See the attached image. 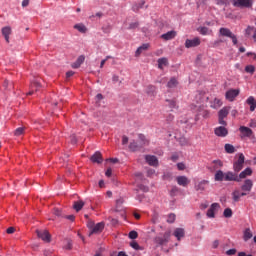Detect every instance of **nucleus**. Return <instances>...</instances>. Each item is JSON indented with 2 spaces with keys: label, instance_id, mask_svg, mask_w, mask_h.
<instances>
[{
  "label": "nucleus",
  "instance_id": "1",
  "mask_svg": "<svg viewBox=\"0 0 256 256\" xmlns=\"http://www.w3.org/2000/svg\"><path fill=\"white\" fill-rule=\"evenodd\" d=\"M87 227L90 230L89 236L91 235H97L105 229V222H99L95 224V222L89 220L87 223Z\"/></svg>",
  "mask_w": 256,
  "mask_h": 256
},
{
  "label": "nucleus",
  "instance_id": "2",
  "mask_svg": "<svg viewBox=\"0 0 256 256\" xmlns=\"http://www.w3.org/2000/svg\"><path fill=\"white\" fill-rule=\"evenodd\" d=\"M171 237V232L166 231L163 235L160 234L154 238V243L157 247H162L163 245H167L169 243V239Z\"/></svg>",
  "mask_w": 256,
  "mask_h": 256
},
{
  "label": "nucleus",
  "instance_id": "3",
  "mask_svg": "<svg viewBox=\"0 0 256 256\" xmlns=\"http://www.w3.org/2000/svg\"><path fill=\"white\" fill-rule=\"evenodd\" d=\"M229 111H231L230 106H225L223 107L219 112H218V121L220 125H223L224 127L227 126V122L225 121V118L227 115H229Z\"/></svg>",
  "mask_w": 256,
  "mask_h": 256
},
{
  "label": "nucleus",
  "instance_id": "4",
  "mask_svg": "<svg viewBox=\"0 0 256 256\" xmlns=\"http://www.w3.org/2000/svg\"><path fill=\"white\" fill-rule=\"evenodd\" d=\"M233 7L240 9H251L253 7V0H232Z\"/></svg>",
  "mask_w": 256,
  "mask_h": 256
},
{
  "label": "nucleus",
  "instance_id": "5",
  "mask_svg": "<svg viewBox=\"0 0 256 256\" xmlns=\"http://www.w3.org/2000/svg\"><path fill=\"white\" fill-rule=\"evenodd\" d=\"M219 35L221 37H229V39L232 40L233 45H237L238 43L237 36L233 34V32L229 30V28H220Z\"/></svg>",
  "mask_w": 256,
  "mask_h": 256
},
{
  "label": "nucleus",
  "instance_id": "6",
  "mask_svg": "<svg viewBox=\"0 0 256 256\" xmlns=\"http://www.w3.org/2000/svg\"><path fill=\"white\" fill-rule=\"evenodd\" d=\"M243 165H245V155H243V153H239L237 161L233 164L235 173H239V171L243 169Z\"/></svg>",
  "mask_w": 256,
  "mask_h": 256
},
{
  "label": "nucleus",
  "instance_id": "7",
  "mask_svg": "<svg viewBox=\"0 0 256 256\" xmlns=\"http://www.w3.org/2000/svg\"><path fill=\"white\" fill-rule=\"evenodd\" d=\"M37 236L45 243H51V234L47 230H36Z\"/></svg>",
  "mask_w": 256,
  "mask_h": 256
},
{
  "label": "nucleus",
  "instance_id": "8",
  "mask_svg": "<svg viewBox=\"0 0 256 256\" xmlns=\"http://www.w3.org/2000/svg\"><path fill=\"white\" fill-rule=\"evenodd\" d=\"M199 45H201V39H199V37L194 39H187L185 41L186 49H191V47H199Z\"/></svg>",
  "mask_w": 256,
  "mask_h": 256
},
{
  "label": "nucleus",
  "instance_id": "9",
  "mask_svg": "<svg viewBox=\"0 0 256 256\" xmlns=\"http://www.w3.org/2000/svg\"><path fill=\"white\" fill-rule=\"evenodd\" d=\"M239 96V89H230L226 92L225 98L227 101L233 102Z\"/></svg>",
  "mask_w": 256,
  "mask_h": 256
},
{
  "label": "nucleus",
  "instance_id": "10",
  "mask_svg": "<svg viewBox=\"0 0 256 256\" xmlns=\"http://www.w3.org/2000/svg\"><path fill=\"white\" fill-rule=\"evenodd\" d=\"M239 131L241 133V139H243L244 137H253V130H251V128L247 126H240Z\"/></svg>",
  "mask_w": 256,
  "mask_h": 256
},
{
  "label": "nucleus",
  "instance_id": "11",
  "mask_svg": "<svg viewBox=\"0 0 256 256\" xmlns=\"http://www.w3.org/2000/svg\"><path fill=\"white\" fill-rule=\"evenodd\" d=\"M208 185H209L208 180H202L200 182L195 183L194 189H195V191H199L200 193H203V191H205V189H207Z\"/></svg>",
  "mask_w": 256,
  "mask_h": 256
},
{
  "label": "nucleus",
  "instance_id": "12",
  "mask_svg": "<svg viewBox=\"0 0 256 256\" xmlns=\"http://www.w3.org/2000/svg\"><path fill=\"white\" fill-rule=\"evenodd\" d=\"M41 88V80L39 78H36L31 82L30 85V91L27 93V95H33L37 89Z\"/></svg>",
  "mask_w": 256,
  "mask_h": 256
},
{
  "label": "nucleus",
  "instance_id": "13",
  "mask_svg": "<svg viewBox=\"0 0 256 256\" xmlns=\"http://www.w3.org/2000/svg\"><path fill=\"white\" fill-rule=\"evenodd\" d=\"M214 133L217 137H227L229 135V130L225 126H220L215 128Z\"/></svg>",
  "mask_w": 256,
  "mask_h": 256
},
{
  "label": "nucleus",
  "instance_id": "14",
  "mask_svg": "<svg viewBox=\"0 0 256 256\" xmlns=\"http://www.w3.org/2000/svg\"><path fill=\"white\" fill-rule=\"evenodd\" d=\"M1 33L6 41V43H10L9 36L12 35L13 30L11 29V26H5L1 29Z\"/></svg>",
  "mask_w": 256,
  "mask_h": 256
},
{
  "label": "nucleus",
  "instance_id": "15",
  "mask_svg": "<svg viewBox=\"0 0 256 256\" xmlns=\"http://www.w3.org/2000/svg\"><path fill=\"white\" fill-rule=\"evenodd\" d=\"M145 160L151 167H157L159 165V160L157 159V156L146 155Z\"/></svg>",
  "mask_w": 256,
  "mask_h": 256
},
{
  "label": "nucleus",
  "instance_id": "16",
  "mask_svg": "<svg viewBox=\"0 0 256 256\" xmlns=\"http://www.w3.org/2000/svg\"><path fill=\"white\" fill-rule=\"evenodd\" d=\"M219 207H221V205H219V203L211 204L210 208L207 211V217H209L210 219L215 218V211H217V209H219Z\"/></svg>",
  "mask_w": 256,
  "mask_h": 256
},
{
  "label": "nucleus",
  "instance_id": "17",
  "mask_svg": "<svg viewBox=\"0 0 256 256\" xmlns=\"http://www.w3.org/2000/svg\"><path fill=\"white\" fill-rule=\"evenodd\" d=\"M224 181H236L237 183H239L240 179L237 173L229 171L225 173Z\"/></svg>",
  "mask_w": 256,
  "mask_h": 256
},
{
  "label": "nucleus",
  "instance_id": "18",
  "mask_svg": "<svg viewBox=\"0 0 256 256\" xmlns=\"http://www.w3.org/2000/svg\"><path fill=\"white\" fill-rule=\"evenodd\" d=\"M177 184L180 185V187H187L191 181L187 176H177L176 177Z\"/></svg>",
  "mask_w": 256,
  "mask_h": 256
},
{
  "label": "nucleus",
  "instance_id": "19",
  "mask_svg": "<svg viewBox=\"0 0 256 256\" xmlns=\"http://www.w3.org/2000/svg\"><path fill=\"white\" fill-rule=\"evenodd\" d=\"M251 189H253V180L246 179L241 186L242 191H247V193H251Z\"/></svg>",
  "mask_w": 256,
  "mask_h": 256
},
{
  "label": "nucleus",
  "instance_id": "20",
  "mask_svg": "<svg viewBox=\"0 0 256 256\" xmlns=\"http://www.w3.org/2000/svg\"><path fill=\"white\" fill-rule=\"evenodd\" d=\"M83 63H85V56L81 55L77 58V60L74 63H72L71 67L72 69H79V67H81Z\"/></svg>",
  "mask_w": 256,
  "mask_h": 256
},
{
  "label": "nucleus",
  "instance_id": "21",
  "mask_svg": "<svg viewBox=\"0 0 256 256\" xmlns=\"http://www.w3.org/2000/svg\"><path fill=\"white\" fill-rule=\"evenodd\" d=\"M176 36H177V32L169 31L165 34H162L161 39H164V41H171V39H175Z\"/></svg>",
  "mask_w": 256,
  "mask_h": 256
},
{
  "label": "nucleus",
  "instance_id": "22",
  "mask_svg": "<svg viewBox=\"0 0 256 256\" xmlns=\"http://www.w3.org/2000/svg\"><path fill=\"white\" fill-rule=\"evenodd\" d=\"M90 159L92 163H103V156L101 155V152H95Z\"/></svg>",
  "mask_w": 256,
  "mask_h": 256
},
{
  "label": "nucleus",
  "instance_id": "23",
  "mask_svg": "<svg viewBox=\"0 0 256 256\" xmlns=\"http://www.w3.org/2000/svg\"><path fill=\"white\" fill-rule=\"evenodd\" d=\"M174 237H176L178 241H181V239L185 237V230L183 228H176L174 231Z\"/></svg>",
  "mask_w": 256,
  "mask_h": 256
},
{
  "label": "nucleus",
  "instance_id": "24",
  "mask_svg": "<svg viewBox=\"0 0 256 256\" xmlns=\"http://www.w3.org/2000/svg\"><path fill=\"white\" fill-rule=\"evenodd\" d=\"M250 175H253V170L251 168H246L244 171H242L240 174H239V177L238 179H245L247 177H250Z\"/></svg>",
  "mask_w": 256,
  "mask_h": 256
},
{
  "label": "nucleus",
  "instance_id": "25",
  "mask_svg": "<svg viewBox=\"0 0 256 256\" xmlns=\"http://www.w3.org/2000/svg\"><path fill=\"white\" fill-rule=\"evenodd\" d=\"M146 93L147 95H149L150 97H155V95H157V87L153 86V85H149L146 89Z\"/></svg>",
  "mask_w": 256,
  "mask_h": 256
},
{
  "label": "nucleus",
  "instance_id": "26",
  "mask_svg": "<svg viewBox=\"0 0 256 256\" xmlns=\"http://www.w3.org/2000/svg\"><path fill=\"white\" fill-rule=\"evenodd\" d=\"M232 200L234 203H239V201H241V191L234 190L232 192Z\"/></svg>",
  "mask_w": 256,
  "mask_h": 256
},
{
  "label": "nucleus",
  "instance_id": "27",
  "mask_svg": "<svg viewBox=\"0 0 256 256\" xmlns=\"http://www.w3.org/2000/svg\"><path fill=\"white\" fill-rule=\"evenodd\" d=\"M246 103H248L250 105V111H255L256 101L253 96L248 97V99L246 100Z\"/></svg>",
  "mask_w": 256,
  "mask_h": 256
},
{
  "label": "nucleus",
  "instance_id": "28",
  "mask_svg": "<svg viewBox=\"0 0 256 256\" xmlns=\"http://www.w3.org/2000/svg\"><path fill=\"white\" fill-rule=\"evenodd\" d=\"M221 105H223V102L221 101V99L215 98V99L211 102L210 107H212V109H219V107H221Z\"/></svg>",
  "mask_w": 256,
  "mask_h": 256
},
{
  "label": "nucleus",
  "instance_id": "29",
  "mask_svg": "<svg viewBox=\"0 0 256 256\" xmlns=\"http://www.w3.org/2000/svg\"><path fill=\"white\" fill-rule=\"evenodd\" d=\"M169 65V60L167 58L158 59V69H163V67H167Z\"/></svg>",
  "mask_w": 256,
  "mask_h": 256
},
{
  "label": "nucleus",
  "instance_id": "30",
  "mask_svg": "<svg viewBox=\"0 0 256 256\" xmlns=\"http://www.w3.org/2000/svg\"><path fill=\"white\" fill-rule=\"evenodd\" d=\"M252 238H253V232H251L250 228H246L244 230V236H243L244 241H249V239H252Z\"/></svg>",
  "mask_w": 256,
  "mask_h": 256
},
{
  "label": "nucleus",
  "instance_id": "31",
  "mask_svg": "<svg viewBox=\"0 0 256 256\" xmlns=\"http://www.w3.org/2000/svg\"><path fill=\"white\" fill-rule=\"evenodd\" d=\"M147 49H149V44H143L142 46H140L137 50H136V57H139V55H141L143 53V51H147Z\"/></svg>",
  "mask_w": 256,
  "mask_h": 256
},
{
  "label": "nucleus",
  "instance_id": "32",
  "mask_svg": "<svg viewBox=\"0 0 256 256\" xmlns=\"http://www.w3.org/2000/svg\"><path fill=\"white\" fill-rule=\"evenodd\" d=\"M85 206V202L83 201H76L74 202V209L75 211H77V213H79V211H81L83 209V207Z\"/></svg>",
  "mask_w": 256,
  "mask_h": 256
},
{
  "label": "nucleus",
  "instance_id": "33",
  "mask_svg": "<svg viewBox=\"0 0 256 256\" xmlns=\"http://www.w3.org/2000/svg\"><path fill=\"white\" fill-rule=\"evenodd\" d=\"M214 179H215V181H223V180H225V173H223V171H221V170H218L215 173Z\"/></svg>",
  "mask_w": 256,
  "mask_h": 256
},
{
  "label": "nucleus",
  "instance_id": "34",
  "mask_svg": "<svg viewBox=\"0 0 256 256\" xmlns=\"http://www.w3.org/2000/svg\"><path fill=\"white\" fill-rule=\"evenodd\" d=\"M179 82H177V79L176 78H171L170 81H168L167 83V87L169 89H175V87H177Z\"/></svg>",
  "mask_w": 256,
  "mask_h": 256
},
{
  "label": "nucleus",
  "instance_id": "35",
  "mask_svg": "<svg viewBox=\"0 0 256 256\" xmlns=\"http://www.w3.org/2000/svg\"><path fill=\"white\" fill-rule=\"evenodd\" d=\"M224 149H225L226 153H228L230 155L235 153V146H233L232 144H225Z\"/></svg>",
  "mask_w": 256,
  "mask_h": 256
},
{
  "label": "nucleus",
  "instance_id": "36",
  "mask_svg": "<svg viewBox=\"0 0 256 256\" xmlns=\"http://www.w3.org/2000/svg\"><path fill=\"white\" fill-rule=\"evenodd\" d=\"M74 29H77V31H79V33H87V27H85V25H83V24H76L74 26Z\"/></svg>",
  "mask_w": 256,
  "mask_h": 256
},
{
  "label": "nucleus",
  "instance_id": "37",
  "mask_svg": "<svg viewBox=\"0 0 256 256\" xmlns=\"http://www.w3.org/2000/svg\"><path fill=\"white\" fill-rule=\"evenodd\" d=\"M223 216L226 219H231V217H233V210H231V208H226L223 212Z\"/></svg>",
  "mask_w": 256,
  "mask_h": 256
},
{
  "label": "nucleus",
  "instance_id": "38",
  "mask_svg": "<svg viewBox=\"0 0 256 256\" xmlns=\"http://www.w3.org/2000/svg\"><path fill=\"white\" fill-rule=\"evenodd\" d=\"M198 31L200 35H211V30H209L207 27H200L198 28Z\"/></svg>",
  "mask_w": 256,
  "mask_h": 256
},
{
  "label": "nucleus",
  "instance_id": "39",
  "mask_svg": "<svg viewBox=\"0 0 256 256\" xmlns=\"http://www.w3.org/2000/svg\"><path fill=\"white\" fill-rule=\"evenodd\" d=\"M141 147V145L137 144V142L133 141L129 145V149L131 151H138V149Z\"/></svg>",
  "mask_w": 256,
  "mask_h": 256
},
{
  "label": "nucleus",
  "instance_id": "40",
  "mask_svg": "<svg viewBox=\"0 0 256 256\" xmlns=\"http://www.w3.org/2000/svg\"><path fill=\"white\" fill-rule=\"evenodd\" d=\"M23 133H25V127H19L14 131V135L16 137H21V135H23Z\"/></svg>",
  "mask_w": 256,
  "mask_h": 256
},
{
  "label": "nucleus",
  "instance_id": "41",
  "mask_svg": "<svg viewBox=\"0 0 256 256\" xmlns=\"http://www.w3.org/2000/svg\"><path fill=\"white\" fill-rule=\"evenodd\" d=\"M245 72L249 73L250 75H253V73H255V66L254 65H247L245 67Z\"/></svg>",
  "mask_w": 256,
  "mask_h": 256
},
{
  "label": "nucleus",
  "instance_id": "42",
  "mask_svg": "<svg viewBox=\"0 0 256 256\" xmlns=\"http://www.w3.org/2000/svg\"><path fill=\"white\" fill-rule=\"evenodd\" d=\"M137 237H139V234L137 233V231L133 230L129 232L130 239H137Z\"/></svg>",
  "mask_w": 256,
  "mask_h": 256
},
{
  "label": "nucleus",
  "instance_id": "43",
  "mask_svg": "<svg viewBox=\"0 0 256 256\" xmlns=\"http://www.w3.org/2000/svg\"><path fill=\"white\" fill-rule=\"evenodd\" d=\"M143 5H145V0H141L138 6H134L133 10L134 11H139V9H143Z\"/></svg>",
  "mask_w": 256,
  "mask_h": 256
},
{
  "label": "nucleus",
  "instance_id": "44",
  "mask_svg": "<svg viewBox=\"0 0 256 256\" xmlns=\"http://www.w3.org/2000/svg\"><path fill=\"white\" fill-rule=\"evenodd\" d=\"M175 214H169L167 218V223H175Z\"/></svg>",
  "mask_w": 256,
  "mask_h": 256
},
{
  "label": "nucleus",
  "instance_id": "45",
  "mask_svg": "<svg viewBox=\"0 0 256 256\" xmlns=\"http://www.w3.org/2000/svg\"><path fill=\"white\" fill-rule=\"evenodd\" d=\"M130 246L132 247V249H135L136 251H139L141 249V247L139 246V243L137 242H132Z\"/></svg>",
  "mask_w": 256,
  "mask_h": 256
},
{
  "label": "nucleus",
  "instance_id": "46",
  "mask_svg": "<svg viewBox=\"0 0 256 256\" xmlns=\"http://www.w3.org/2000/svg\"><path fill=\"white\" fill-rule=\"evenodd\" d=\"M167 101L171 109H175V107H177V102H175V100H167Z\"/></svg>",
  "mask_w": 256,
  "mask_h": 256
},
{
  "label": "nucleus",
  "instance_id": "47",
  "mask_svg": "<svg viewBox=\"0 0 256 256\" xmlns=\"http://www.w3.org/2000/svg\"><path fill=\"white\" fill-rule=\"evenodd\" d=\"M213 163L215 164V168L219 169L223 165V162L221 160H214Z\"/></svg>",
  "mask_w": 256,
  "mask_h": 256
},
{
  "label": "nucleus",
  "instance_id": "48",
  "mask_svg": "<svg viewBox=\"0 0 256 256\" xmlns=\"http://www.w3.org/2000/svg\"><path fill=\"white\" fill-rule=\"evenodd\" d=\"M235 253H237V249L235 248L226 251V255L228 256L235 255Z\"/></svg>",
  "mask_w": 256,
  "mask_h": 256
},
{
  "label": "nucleus",
  "instance_id": "49",
  "mask_svg": "<svg viewBox=\"0 0 256 256\" xmlns=\"http://www.w3.org/2000/svg\"><path fill=\"white\" fill-rule=\"evenodd\" d=\"M177 168L179 171H185V164L183 162H180L177 164Z\"/></svg>",
  "mask_w": 256,
  "mask_h": 256
},
{
  "label": "nucleus",
  "instance_id": "50",
  "mask_svg": "<svg viewBox=\"0 0 256 256\" xmlns=\"http://www.w3.org/2000/svg\"><path fill=\"white\" fill-rule=\"evenodd\" d=\"M137 27H139V22H132L129 25V29H137Z\"/></svg>",
  "mask_w": 256,
  "mask_h": 256
},
{
  "label": "nucleus",
  "instance_id": "51",
  "mask_svg": "<svg viewBox=\"0 0 256 256\" xmlns=\"http://www.w3.org/2000/svg\"><path fill=\"white\" fill-rule=\"evenodd\" d=\"M139 139H140V146H143V145H145V136L143 135V134H140L139 135Z\"/></svg>",
  "mask_w": 256,
  "mask_h": 256
},
{
  "label": "nucleus",
  "instance_id": "52",
  "mask_svg": "<svg viewBox=\"0 0 256 256\" xmlns=\"http://www.w3.org/2000/svg\"><path fill=\"white\" fill-rule=\"evenodd\" d=\"M127 143H129V137L123 136L122 137V145H127Z\"/></svg>",
  "mask_w": 256,
  "mask_h": 256
},
{
  "label": "nucleus",
  "instance_id": "53",
  "mask_svg": "<svg viewBox=\"0 0 256 256\" xmlns=\"http://www.w3.org/2000/svg\"><path fill=\"white\" fill-rule=\"evenodd\" d=\"M6 232L8 233V235H12V233H15V227H9Z\"/></svg>",
  "mask_w": 256,
  "mask_h": 256
},
{
  "label": "nucleus",
  "instance_id": "54",
  "mask_svg": "<svg viewBox=\"0 0 256 256\" xmlns=\"http://www.w3.org/2000/svg\"><path fill=\"white\" fill-rule=\"evenodd\" d=\"M175 193H179V188L177 186H174L172 189H171V195H175Z\"/></svg>",
  "mask_w": 256,
  "mask_h": 256
},
{
  "label": "nucleus",
  "instance_id": "55",
  "mask_svg": "<svg viewBox=\"0 0 256 256\" xmlns=\"http://www.w3.org/2000/svg\"><path fill=\"white\" fill-rule=\"evenodd\" d=\"M171 161H173L174 163L179 161V156L177 154H174L171 156Z\"/></svg>",
  "mask_w": 256,
  "mask_h": 256
},
{
  "label": "nucleus",
  "instance_id": "56",
  "mask_svg": "<svg viewBox=\"0 0 256 256\" xmlns=\"http://www.w3.org/2000/svg\"><path fill=\"white\" fill-rule=\"evenodd\" d=\"M147 175H148V177H153V175H155V170L149 169V170L147 171Z\"/></svg>",
  "mask_w": 256,
  "mask_h": 256
},
{
  "label": "nucleus",
  "instance_id": "57",
  "mask_svg": "<svg viewBox=\"0 0 256 256\" xmlns=\"http://www.w3.org/2000/svg\"><path fill=\"white\" fill-rule=\"evenodd\" d=\"M75 75V72H73V71H68L67 73H66V79H69L70 77H73Z\"/></svg>",
  "mask_w": 256,
  "mask_h": 256
},
{
  "label": "nucleus",
  "instance_id": "58",
  "mask_svg": "<svg viewBox=\"0 0 256 256\" xmlns=\"http://www.w3.org/2000/svg\"><path fill=\"white\" fill-rule=\"evenodd\" d=\"M112 173H113V170L111 168H108L105 175L106 177H111Z\"/></svg>",
  "mask_w": 256,
  "mask_h": 256
},
{
  "label": "nucleus",
  "instance_id": "59",
  "mask_svg": "<svg viewBox=\"0 0 256 256\" xmlns=\"http://www.w3.org/2000/svg\"><path fill=\"white\" fill-rule=\"evenodd\" d=\"M54 215H56V217H61V210L59 209H54Z\"/></svg>",
  "mask_w": 256,
  "mask_h": 256
},
{
  "label": "nucleus",
  "instance_id": "60",
  "mask_svg": "<svg viewBox=\"0 0 256 256\" xmlns=\"http://www.w3.org/2000/svg\"><path fill=\"white\" fill-rule=\"evenodd\" d=\"M213 249H217L219 247V240H215L212 244Z\"/></svg>",
  "mask_w": 256,
  "mask_h": 256
},
{
  "label": "nucleus",
  "instance_id": "61",
  "mask_svg": "<svg viewBox=\"0 0 256 256\" xmlns=\"http://www.w3.org/2000/svg\"><path fill=\"white\" fill-rule=\"evenodd\" d=\"M123 203H124V200H123V198H119V199H117L116 200V205H123Z\"/></svg>",
  "mask_w": 256,
  "mask_h": 256
},
{
  "label": "nucleus",
  "instance_id": "62",
  "mask_svg": "<svg viewBox=\"0 0 256 256\" xmlns=\"http://www.w3.org/2000/svg\"><path fill=\"white\" fill-rule=\"evenodd\" d=\"M66 219H68L69 221H75V215H68L65 216Z\"/></svg>",
  "mask_w": 256,
  "mask_h": 256
},
{
  "label": "nucleus",
  "instance_id": "63",
  "mask_svg": "<svg viewBox=\"0 0 256 256\" xmlns=\"http://www.w3.org/2000/svg\"><path fill=\"white\" fill-rule=\"evenodd\" d=\"M22 7H29V0H23Z\"/></svg>",
  "mask_w": 256,
  "mask_h": 256
},
{
  "label": "nucleus",
  "instance_id": "64",
  "mask_svg": "<svg viewBox=\"0 0 256 256\" xmlns=\"http://www.w3.org/2000/svg\"><path fill=\"white\" fill-rule=\"evenodd\" d=\"M118 256H129V255H127V253H125L124 251H120L118 253Z\"/></svg>",
  "mask_w": 256,
  "mask_h": 256
}]
</instances>
